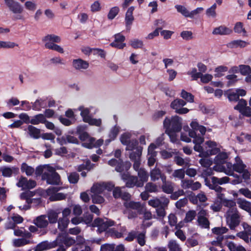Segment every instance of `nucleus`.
Here are the masks:
<instances>
[{
  "mask_svg": "<svg viewBox=\"0 0 251 251\" xmlns=\"http://www.w3.org/2000/svg\"><path fill=\"white\" fill-rule=\"evenodd\" d=\"M165 131L179 132L182 128L181 119L177 115L172 116L171 119L166 117L163 122Z\"/></svg>",
  "mask_w": 251,
  "mask_h": 251,
  "instance_id": "nucleus-1",
  "label": "nucleus"
},
{
  "mask_svg": "<svg viewBox=\"0 0 251 251\" xmlns=\"http://www.w3.org/2000/svg\"><path fill=\"white\" fill-rule=\"evenodd\" d=\"M42 179L46 180L49 184L56 185L60 184L61 180L60 175L55 170H53L51 173H44L42 176Z\"/></svg>",
  "mask_w": 251,
  "mask_h": 251,
  "instance_id": "nucleus-2",
  "label": "nucleus"
},
{
  "mask_svg": "<svg viewBox=\"0 0 251 251\" xmlns=\"http://www.w3.org/2000/svg\"><path fill=\"white\" fill-rule=\"evenodd\" d=\"M228 157V156L226 152L220 151L214 159V162L216 164L214 167V170L221 171L222 169L224 168L222 165L226 163Z\"/></svg>",
  "mask_w": 251,
  "mask_h": 251,
  "instance_id": "nucleus-3",
  "label": "nucleus"
},
{
  "mask_svg": "<svg viewBox=\"0 0 251 251\" xmlns=\"http://www.w3.org/2000/svg\"><path fill=\"white\" fill-rule=\"evenodd\" d=\"M122 179L126 183L127 188L138 187V178L137 176H131L128 173H124L122 174Z\"/></svg>",
  "mask_w": 251,
  "mask_h": 251,
  "instance_id": "nucleus-4",
  "label": "nucleus"
},
{
  "mask_svg": "<svg viewBox=\"0 0 251 251\" xmlns=\"http://www.w3.org/2000/svg\"><path fill=\"white\" fill-rule=\"evenodd\" d=\"M36 184L35 180L32 179L28 180L26 177L22 176L17 183V186L18 187H22L24 190H29L35 187Z\"/></svg>",
  "mask_w": 251,
  "mask_h": 251,
  "instance_id": "nucleus-5",
  "label": "nucleus"
},
{
  "mask_svg": "<svg viewBox=\"0 0 251 251\" xmlns=\"http://www.w3.org/2000/svg\"><path fill=\"white\" fill-rule=\"evenodd\" d=\"M57 142L60 145L63 146L68 143L78 144L79 141L75 137L69 134H65L61 137L56 138Z\"/></svg>",
  "mask_w": 251,
  "mask_h": 251,
  "instance_id": "nucleus-6",
  "label": "nucleus"
},
{
  "mask_svg": "<svg viewBox=\"0 0 251 251\" xmlns=\"http://www.w3.org/2000/svg\"><path fill=\"white\" fill-rule=\"evenodd\" d=\"M4 2L10 10L13 13L20 14L23 12V8L18 2L11 0H4Z\"/></svg>",
  "mask_w": 251,
  "mask_h": 251,
  "instance_id": "nucleus-7",
  "label": "nucleus"
},
{
  "mask_svg": "<svg viewBox=\"0 0 251 251\" xmlns=\"http://www.w3.org/2000/svg\"><path fill=\"white\" fill-rule=\"evenodd\" d=\"M103 143V139H100L97 141L94 137H90L85 142L82 143V146L87 149H92L93 148H99L100 147Z\"/></svg>",
  "mask_w": 251,
  "mask_h": 251,
  "instance_id": "nucleus-8",
  "label": "nucleus"
},
{
  "mask_svg": "<svg viewBox=\"0 0 251 251\" xmlns=\"http://www.w3.org/2000/svg\"><path fill=\"white\" fill-rule=\"evenodd\" d=\"M240 217L237 213L232 214L230 219L227 221V225L231 230H234L240 224Z\"/></svg>",
  "mask_w": 251,
  "mask_h": 251,
  "instance_id": "nucleus-9",
  "label": "nucleus"
},
{
  "mask_svg": "<svg viewBox=\"0 0 251 251\" xmlns=\"http://www.w3.org/2000/svg\"><path fill=\"white\" fill-rule=\"evenodd\" d=\"M138 187H142L144 184L148 180L149 175L147 172L144 168H140L138 171Z\"/></svg>",
  "mask_w": 251,
  "mask_h": 251,
  "instance_id": "nucleus-10",
  "label": "nucleus"
},
{
  "mask_svg": "<svg viewBox=\"0 0 251 251\" xmlns=\"http://www.w3.org/2000/svg\"><path fill=\"white\" fill-rule=\"evenodd\" d=\"M124 205L127 209L136 210L139 213H141L144 210V207L141 205L140 202L134 201H125Z\"/></svg>",
  "mask_w": 251,
  "mask_h": 251,
  "instance_id": "nucleus-11",
  "label": "nucleus"
},
{
  "mask_svg": "<svg viewBox=\"0 0 251 251\" xmlns=\"http://www.w3.org/2000/svg\"><path fill=\"white\" fill-rule=\"evenodd\" d=\"M46 218L47 216L46 215H40L34 220V224L39 228H46L49 225V222Z\"/></svg>",
  "mask_w": 251,
  "mask_h": 251,
  "instance_id": "nucleus-12",
  "label": "nucleus"
},
{
  "mask_svg": "<svg viewBox=\"0 0 251 251\" xmlns=\"http://www.w3.org/2000/svg\"><path fill=\"white\" fill-rule=\"evenodd\" d=\"M232 32V30L224 25H221L219 27H215L213 31L212 34L214 35H229Z\"/></svg>",
  "mask_w": 251,
  "mask_h": 251,
  "instance_id": "nucleus-13",
  "label": "nucleus"
},
{
  "mask_svg": "<svg viewBox=\"0 0 251 251\" xmlns=\"http://www.w3.org/2000/svg\"><path fill=\"white\" fill-rule=\"evenodd\" d=\"M57 246L56 242L49 243L47 241L41 242L37 245L35 251H43L54 248Z\"/></svg>",
  "mask_w": 251,
  "mask_h": 251,
  "instance_id": "nucleus-14",
  "label": "nucleus"
},
{
  "mask_svg": "<svg viewBox=\"0 0 251 251\" xmlns=\"http://www.w3.org/2000/svg\"><path fill=\"white\" fill-rule=\"evenodd\" d=\"M73 66L76 70L86 69L89 67V63L79 58L73 60Z\"/></svg>",
  "mask_w": 251,
  "mask_h": 251,
  "instance_id": "nucleus-15",
  "label": "nucleus"
},
{
  "mask_svg": "<svg viewBox=\"0 0 251 251\" xmlns=\"http://www.w3.org/2000/svg\"><path fill=\"white\" fill-rule=\"evenodd\" d=\"M28 132L29 135L34 139H39L41 137V130L32 125L27 126Z\"/></svg>",
  "mask_w": 251,
  "mask_h": 251,
  "instance_id": "nucleus-16",
  "label": "nucleus"
},
{
  "mask_svg": "<svg viewBox=\"0 0 251 251\" xmlns=\"http://www.w3.org/2000/svg\"><path fill=\"white\" fill-rule=\"evenodd\" d=\"M237 202L240 208L248 212L249 213H251V203L250 202L245 200L238 199Z\"/></svg>",
  "mask_w": 251,
  "mask_h": 251,
  "instance_id": "nucleus-17",
  "label": "nucleus"
},
{
  "mask_svg": "<svg viewBox=\"0 0 251 251\" xmlns=\"http://www.w3.org/2000/svg\"><path fill=\"white\" fill-rule=\"evenodd\" d=\"M46 117L43 114H38L31 118V124L37 125L45 122Z\"/></svg>",
  "mask_w": 251,
  "mask_h": 251,
  "instance_id": "nucleus-18",
  "label": "nucleus"
},
{
  "mask_svg": "<svg viewBox=\"0 0 251 251\" xmlns=\"http://www.w3.org/2000/svg\"><path fill=\"white\" fill-rule=\"evenodd\" d=\"M186 104V101L182 99H176L172 101L170 104V107L173 109L176 110L178 108L185 106Z\"/></svg>",
  "mask_w": 251,
  "mask_h": 251,
  "instance_id": "nucleus-19",
  "label": "nucleus"
},
{
  "mask_svg": "<svg viewBox=\"0 0 251 251\" xmlns=\"http://www.w3.org/2000/svg\"><path fill=\"white\" fill-rule=\"evenodd\" d=\"M45 47L46 49L53 50L61 53L64 52V50L61 47L50 42H46Z\"/></svg>",
  "mask_w": 251,
  "mask_h": 251,
  "instance_id": "nucleus-20",
  "label": "nucleus"
},
{
  "mask_svg": "<svg viewBox=\"0 0 251 251\" xmlns=\"http://www.w3.org/2000/svg\"><path fill=\"white\" fill-rule=\"evenodd\" d=\"M143 151V147H139L137 148L135 151H132L129 154V158L131 160H140Z\"/></svg>",
  "mask_w": 251,
  "mask_h": 251,
  "instance_id": "nucleus-21",
  "label": "nucleus"
},
{
  "mask_svg": "<svg viewBox=\"0 0 251 251\" xmlns=\"http://www.w3.org/2000/svg\"><path fill=\"white\" fill-rule=\"evenodd\" d=\"M42 41L46 43L50 42L53 43H58L60 42L61 38L59 36L54 34H48L43 38Z\"/></svg>",
  "mask_w": 251,
  "mask_h": 251,
  "instance_id": "nucleus-22",
  "label": "nucleus"
},
{
  "mask_svg": "<svg viewBox=\"0 0 251 251\" xmlns=\"http://www.w3.org/2000/svg\"><path fill=\"white\" fill-rule=\"evenodd\" d=\"M249 44V43L246 42L241 40H233L229 43V46L230 48H245Z\"/></svg>",
  "mask_w": 251,
  "mask_h": 251,
  "instance_id": "nucleus-23",
  "label": "nucleus"
},
{
  "mask_svg": "<svg viewBox=\"0 0 251 251\" xmlns=\"http://www.w3.org/2000/svg\"><path fill=\"white\" fill-rule=\"evenodd\" d=\"M21 170L22 172H25L27 176H30L34 173V169L28 166L26 163H23L21 165Z\"/></svg>",
  "mask_w": 251,
  "mask_h": 251,
  "instance_id": "nucleus-24",
  "label": "nucleus"
},
{
  "mask_svg": "<svg viewBox=\"0 0 251 251\" xmlns=\"http://www.w3.org/2000/svg\"><path fill=\"white\" fill-rule=\"evenodd\" d=\"M230 179L227 176H224L222 178H218L216 176H212L211 177V181L214 184L222 185L223 184L227 183L229 182Z\"/></svg>",
  "mask_w": 251,
  "mask_h": 251,
  "instance_id": "nucleus-25",
  "label": "nucleus"
},
{
  "mask_svg": "<svg viewBox=\"0 0 251 251\" xmlns=\"http://www.w3.org/2000/svg\"><path fill=\"white\" fill-rule=\"evenodd\" d=\"M91 192L95 194H101L104 191L103 182L94 184L91 189Z\"/></svg>",
  "mask_w": 251,
  "mask_h": 251,
  "instance_id": "nucleus-26",
  "label": "nucleus"
},
{
  "mask_svg": "<svg viewBox=\"0 0 251 251\" xmlns=\"http://www.w3.org/2000/svg\"><path fill=\"white\" fill-rule=\"evenodd\" d=\"M180 97L189 102H193L194 100V96L191 93L187 92L185 90H182L180 94Z\"/></svg>",
  "mask_w": 251,
  "mask_h": 251,
  "instance_id": "nucleus-27",
  "label": "nucleus"
},
{
  "mask_svg": "<svg viewBox=\"0 0 251 251\" xmlns=\"http://www.w3.org/2000/svg\"><path fill=\"white\" fill-rule=\"evenodd\" d=\"M58 213L54 210H51L48 213V222L50 224H55L57 222Z\"/></svg>",
  "mask_w": 251,
  "mask_h": 251,
  "instance_id": "nucleus-28",
  "label": "nucleus"
},
{
  "mask_svg": "<svg viewBox=\"0 0 251 251\" xmlns=\"http://www.w3.org/2000/svg\"><path fill=\"white\" fill-rule=\"evenodd\" d=\"M225 95H226L227 98L230 102H237L239 100L237 94L236 92L231 91L230 90L227 91Z\"/></svg>",
  "mask_w": 251,
  "mask_h": 251,
  "instance_id": "nucleus-29",
  "label": "nucleus"
},
{
  "mask_svg": "<svg viewBox=\"0 0 251 251\" xmlns=\"http://www.w3.org/2000/svg\"><path fill=\"white\" fill-rule=\"evenodd\" d=\"M44 101L45 100L42 99L36 100L34 103L31 102L32 104V109L35 111L41 110V108L45 107Z\"/></svg>",
  "mask_w": 251,
  "mask_h": 251,
  "instance_id": "nucleus-30",
  "label": "nucleus"
},
{
  "mask_svg": "<svg viewBox=\"0 0 251 251\" xmlns=\"http://www.w3.org/2000/svg\"><path fill=\"white\" fill-rule=\"evenodd\" d=\"M30 243L29 240L25 238L16 239L13 241V246L15 247H20L29 244Z\"/></svg>",
  "mask_w": 251,
  "mask_h": 251,
  "instance_id": "nucleus-31",
  "label": "nucleus"
},
{
  "mask_svg": "<svg viewBox=\"0 0 251 251\" xmlns=\"http://www.w3.org/2000/svg\"><path fill=\"white\" fill-rule=\"evenodd\" d=\"M119 11L120 9L118 6H114L112 7L110 9L107 14V18L110 20L114 19L115 18V17L118 14Z\"/></svg>",
  "mask_w": 251,
  "mask_h": 251,
  "instance_id": "nucleus-32",
  "label": "nucleus"
},
{
  "mask_svg": "<svg viewBox=\"0 0 251 251\" xmlns=\"http://www.w3.org/2000/svg\"><path fill=\"white\" fill-rule=\"evenodd\" d=\"M162 191L166 194H171L174 191V187L171 182L164 183L162 185Z\"/></svg>",
  "mask_w": 251,
  "mask_h": 251,
  "instance_id": "nucleus-33",
  "label": "nucleus"
},
{
  "mask_svg": "<svg viewBox=\"0 0 251 251\" xmlns=\"http://www.w3.org/2000/svg\"><path fill=\"white\" fill-rule=\"evenodd\" d=\"M239 72L243 75H247L251 74V67L247 65H240L239 66Z\"/></svg>",
  "mask_w": 251,
  "mask_h": 251,
  "instance_id": "nucleus-34",
  "label": "nucleus"
},
{
  "mask_svg": "<svg viewBox=\"0 0 251 251\" xmlns=\"http://www.w3.org/2000/svg\"><path fill=\"white\" fill-rule=\"evenodd\" d=\"M130 46L135 49H142L144 46L142 40L138 39H134L130 41Z\"/></svg>",
  "mask_w": 251,
  "mask_h": 251,
  "instance_id": "nucleus-35",
  "label": "nucleus"
},
{
  "mask_svg": "<svg viewBox=\"0 0 251 251\" xmlns=\"http://www.w3.org/2000/svg\"><path fill=\"white\" fill-rule=\"evenodd\" d=\"M196 215L197 213L195 210H189L186 213L184 221L185 223H190L195 219Z\"/></svg>",
  "mask_w": 251,
  "mask_h": 251,
  "instance_id": "nucleus-36",
  "label": "nucleus"
},
{
  "mask_svg": "<svg viewBox=\"0 0 251 251\" xmlns=\"http://www.w3.org/2000/svg\"><path fill=\"white\" fill-rule=\"evenodd\" d=\"M138 141L136 139H132L129 142V144H127L126 146V151H133L134 150H136L138 147L140 146H138Z\"/></svg>",
  "mask_w": 251,
  "mask_h": 251,
  "instance_id": "nucleus-37",
  "label": "nucleus"
},
{
  "mask_svg": "<svg viewBox=\"0 0 251 251\" xmlns=\"http://www.w3.org/2000/svg\"><path fill=\"white\" fill-rule=\"evenodd\" d=\"M217 5L216 3L213 4L210 7L208 8L206 11V15L208 17L215 18L217 16L216 9Z\"/></svg>",
  "mask_w": 251,
  "mask_h": 251,
  "instance_id": "nucleus-38",
  "label": "nucleus"
},
{
  "mask_svg": "<svg viewBox=\"0 0 251 251\" xmlns=\"http://www.w3.org/2000/svg\"><path fill=\"white\" fill-rule=\"evenodd\" d=\"M134 20V18L132 14L128 13L126 14L125 16V25L127 29H130L131 25Z\"/></svg>",
  "mask_w": 251,
  "mask_h": 251,
  "instance_id": "nucleus-39",
  "label": "nucleus"
},
{
  "mask_svg": "<svg viewBox=\"0 0 251 251\" xmlns=\"http://www.w3.org/2000/svg\"><path fill=\"white\" fill-rule=\"evenodd\" d=\"M79 176L76 172H72L68 176V180L70 183L76 184L78 182Z\"/></svg>",
  "mask_w": 251,
  "mask_h": 251,
  "instance_id": "nucleus-40",
  "label": "nucleus"
},
{
  "mask_svg": "<svg viewBox=\"0 0 251 251\" xmlns=\"http://www.w3.org/2000/svg\"><path fill=\"white\" fill-rule=\"evenodd\" d=\"M104 220L100 218H96L92 223L93 227H98V230L100 232H102V228L103 225Z\"/></svg>",
  "mask_w": 251,
  "mask_h": 251,
  "instance_id": "nucleus-41",
  "label": "nucleus"
},
{
  "mask_svg": "<svg viewBox=\"0 0 251 251\" xmlns=\"http://www.w3.org/2000/svg\"><path fill=\"white\" fill-rule=\"evenodd\" d=\"M16 46L18 47V44L10 41L6 42L0 41V49H12Z\"/></svg>",
  "mask_w": 251,
  "mask_h": 251,
  "instance_id": "nucleus-42",
  "label": "nucleus"
},
{
  "mask_svg": "<svg viewBox=\"0 0 251 251\" xmlns=\"http://www.w3.org/2000/svg\"><path fill=\"white\" fill-rule=\"evenodd\" d=\"M0 171L2 173V176L6 177H11L13 174L12 169L8 167H1L0 168Z\"/></svg>",
  "mask_w": 251,
  "mask_h": 251,
  "instance_id": "nucleus-43",
  "label": "nucleus"
},
{
  "mask_svg": "<svg viewBox=\"0 0 251 251\" xmlns=\"http://www.w3.org/2000/svg\"><path fill=\"white\" fill-rule=\"evenodd\" d=\"M246 165L243 164L242 160L239 163H236L233 165V170L239 173H242V172L245 170Z\"/></svg>",
  "mask_w": 251,
  "mask_h": 251,
  "instance_id": "nucleus-44",
  "label": "nucleus"
},
{
  "mask_svg": "<svg viewBox=\"0 0 251 251\" xmlns=\"http://www.w3.org/2000/svg\"><path fill=\"white\" fill-rule=\"evenodd\" d=\"M161 172L159 169L155 168L152 170L151 172V177L152 181H156L159 179V177L161 176Z\"/></svg>",
  "mask_w": 251,
  "mask_h": 251,
  "instance_id": "nucleus-45",
  "label": "nucleus"
},
{
  "mask_svg": "<svg viewBox=\"0 0 251 251\" xmlns=\"http://www.w3.org/2000/svg\"><path fill=\"white\" fill-rule=\"evenodd\" d=\"M198 222L199 225L201 226V227L204 228H209L210 223L208 219L205 218H198Z\"/></svg>",
  "mask_w": 251,
  "mask_h": 251,
  "instance_id": "nucleus-46",
  "label": "nucleus"
},
{
  "mask_svg": "<svg viewBox=\"0 0 251 251\" xmlns=\"http://www.w3.org/2000/svg\"><path fill=\"white\" fill-rule=\"evenodd\" d=\"M130 138L131 135L129 133H124L121 135L120 141L123 145L126 146L131 141Z\"/></svg>",
  "mask_w": 251,
  "mask_h": 251,
  "instance_id": "nucleus-47",
  "label": "nucleus"
},
{
  "mask_svg": "<svg viewBox=\"0 0 251 251\" xmlns=\"http://www.w3.org/2000/svg\"><path fill=\"white\" fill-rule=\"evenodd\" d=\"M237 76L235 75H228L226 76V78L228 80L227 82V86H230L233 85L236 82H237Z\"/></svg>",
  "mask_w": 251,
  "mask_h": 251,
  "instance_id": "nucleus-48",
  "label": "nucleus"
},
{
  "mask_svg": "<svg viewBox=\"0 0 251 251\" xmlns=\"http://www.w3.org/2000/svg\"><path fill=\"white\" fill-rule=\"evenodd\" d=\"M69 221L67 218H60L58 221V227L59 229L63 230L66 228L69 224Z\"/></svg>",
  "mask_w": 251,
  "mask_h": 251,
  "instance_id": "nucleus-49",
  "label": "nucleus"
},
{
  "mask_svg": "<svg viewBox=\"0 0 251 251\" xmlns=\"http://www.w3.org/2000/svg\"><path fill=\"white\" fill-rule=\"evenodd\" d=\"M234 31L235 32L237 33H241L243 32L244 34L246 33V31L244 28H243V24L242 23L239 22L235 24L234 27Z\"/></svg>",
  "mask_w": 251,
  "mask_h": 251,
  "instance_id": "nucleus-50",
  "label": "nucleus"
},
{
  "mask_svg": "<svg viewBox=\"0 0 251 251\" xmlns=\"http://www.w3.org/2000/svg\"><path fill=\"white\" fill-rule=\"evenodd\" d=\"M79 110H81L80 115L83 119V122L86 123L91 116H89L90 110L88 108L81 109V107H79Z\"/></svg>",
  "mask_w": 251,
  "mask_h": 251,
  "instance_id": "nucleus-51",
  "label": "nucleus"
},
{
  "mask_svg": "<svg viewBox=\"0 0 251 251\" xmlns=\"http://www.w3.org/2000/svg\"><path fill=\"white\" fill-rule=\"evenodd\" d=\"M238 104L234 107V109L239 110L241 112L247 104L246 100L243 99H239L238 101Z\"/></svg>",
  "mask_w": 251,
  "mask_h": 251,
  "instance_id": "nucleus-52",
  "label": "nucleus"
},
{
  "mask_svg": "<svg viewBox=\"0 0 251 251\" xmlns=\"http://www.w3.org/2000/svg\"><path fill=\"white\" fill-rule=\"evenodd\" d=\"M175 8L178 12L180 13L182 15L186 17H188L189 11L185 7L181 5H176Z\"/></svg>",
  "mask_w": 251,
  "mask_h": 251,
  "instance_id": "nucleus-53",
  "label": "nucleus"
},
{
  "mask_svg": "<svg viewBox=\"0 0 251 251\" xmlns=\"http://www.w3.org/2000/svg\"><path fill=\"white\" fill-rule=\"evenodd\" d=\"M228 68L226 66H220L215 68V72L216 74H215V77H220L223 75L221 73L223 72H226L227 71Z\"/></svg>",
  "mask_w": 251,
  "mask_h": 251,
  "instance_id": "nucleus-54",
  "label": "nucleus"
},
{
  "mask_svg": "<svg viewBox=\"0 0 251 251\" xmlns=\"http://www.w3.org/2000/svg\"><path fill=\"white\" fill-rule=\"evenodd\" d=\"M82 222L85 224L88 225L91 224L93 219V215L88 212L85 213L82 217Z\"/></svg>",
  "mask_w": 251,
  "mask_h": 251,
  "instance_id": "nucleus-55",
  "label": "nucleus"
},
{
  "mask_svg": "<svg viewBox=\"0 0 251 251\" xmlns=\"http://www.w3.org/2000/svg\"><path fill=\"white\" fill-rule=\"evenodd\" d=\"M212 232L216 235H220L227 232L228 229L226 227H215L212 229Z\"/></svg>",
  "mask_w": 251,
  "mask_h": 251,
  "instance_id": "nucleus-56",
  "label": "nucleus"
},
{
  "mask_svg": "<svg viewBox=\"0 0 251 251\" xmlns=\"http://www.w3.org/2000/svg\"><path fill=\"white\" fill-rule=\"evenodd\" d=\"M92 202L94 203L101 204L104 201V199L100 194H94L92 196Z\"/></svg>",
  "mask_w": 251,
  "mask_h": 251,
  "instance_id": "nucleus-57",
  "label": "nucleus"
},
{
  "mask_svg": "<svg viewBox=\"0 0 251 251\" xmlns=\"http://www.w3.org/2000/svg\"><path fill=\"white\" fill-rule=\"evenodd\" d=\"M180 36L183 39L189 41L193 38V33L191 31H182L180 33Z\"/></svg>",
  "mask_w": 251,
  "mask_h": 251,
  "instance_id": "nucleus-58",
  "label": "nucleus"
},
{
  "mask_svg": "<svg viewBox=\"0 0 251 251\" xmlns=\"http://www.w3.org/2000/svg\"><path fill=\"white\" fill-rule=\"evenodd\" d=\"M119 132V127L115 126L110 130L108 136L110 138H111L112 140H114L116 138Z\"/></svg>",
  "mask_w": 251,
  "mask_h": 251,
  "instance_id": "nucleus-59",
  "label": "nucleus"
},
{
  "mask_svg": "<svg viewBox=\"0 0 251 251\" xmlns=\"http://www.w3.org/2000/svg\"><path fill=\"white\" fill-rule=\"evenodd\" d=\"M89 52H91L92 50L94 51V54H98L101 57L104 58L106 55V53L103 50L98 49V48H88Z\"/></svg>",
  "mask_w": 251,
  "mask_h": 251,
  "instance_id": "nucleus-60",
  "label": "nucleus"
},
{
  "mask_svg": "<svg viewBox=\"0 0 251 251\" xmlns=\"http://www.w3.org/2000/svg\"><path fill=\"white\" fill-rule=\"evenodd\" d=\"M90 125L100 126L101 125V120L100 119L92 118L91 117L86 122Z\"/></svg>",
  "mask_w": 251,
  "mask_h": 251,
  "instance_id": "nucleus-61",
  "label": "nucleus"
},
{
  "mask_svg": "<svg viewBox=\"0 0 251 251\" xmlns=\"http://www.w3.org/2000/svg\"><path fill=\"white\" fill-rule=\"evenodd\" d=\"M66 198V196L62 193H56L55 195H52L50 197V201H57L64 200Z\"/></svg>",
  "mask_w": 251,
  "mask_h": 251,
  "instance_id": "nucleus-62",
  "label": "nucleus"
},
{
  "mask_svg": "<svg viewBox=\"0 0 251 251\" xmlns=\"http://www.w3.org/2000/svg\"><path fill=\"white\" fill-rule=\"evenodd\" d=\"M169 251H181L179 245L175 241H170L168 245Z\"/></svg>",
  "mask_w": 251,
  "mask_h": 251,
  "instance_id": "nucleus-63",
  "label": "nucleus"
},
{
  "mask_svg": "<svg viewBox=\"0 0 251 251\" xmlns=\"http://www.w3.org/2000/svg\"><path fill=\"white\" fill-rule=\"evenodd\" d=\"M185 173L184 169L176 170L173 173V176L181 179H183L185 176Z\"/></svg>",
  "mask_w": 251,
  "mask_h": 251,
  "instance_id": "nucleus-64",
  "label": "nucleus"
}]
</instances>
